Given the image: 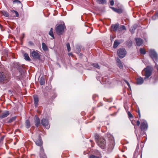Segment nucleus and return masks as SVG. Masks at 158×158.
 I'll list each match as a JSON object with an SVG mask.
<instances>
[{
  "label": "nucleus",
  "mask_w": 158,
  "mask_h": 158,
  "mask_svg": "<svg viewBox=\"0 0 158 158\" xmlns=\"http://www.w3.org/2000/svg\"><path fill=\"white\" fill-rule=\"evenodd\" d=\"M95 138L97 139L96 141L98 145L102 149L105 148L106 145L105 139L102 137H99L98 136H96Z\"/></svg>",
  "instance_id": "f257e3e1"
},
{
  "label": "nucleus",
  "mask_w": 158,
  "mask_h": 158,
  "mask_svg": "<svg viewBox=\"0 0 158 158\" xmlns=\"http://www.w3.org/2000/svg\"><path fill=\"white\" fill-rule=\"evenodd\" d=\"M153 70V68L150 66H147L146 68L144 69L142 71V73L145 77V79L148 78L151 75Z\"/></svg>",
  "instance_id": "f03ea898"
},
{
  "label": "nucleus",
  "mask_w": 158,
  "mask_h": 158,
  "mask_svg": "<svg viewBox=\"0 0 158 158\" xmlns=\"http://www.w3.org/2000/svg\"><path fill=\"white\" fill-rule=\"evenodd\" d=\"M65 25L64 24H60L56 26L55 30L57 34L58 35H62L65 29Z\"/></svg>",
  "instance_id": "7ed1b4c3"
},
{
  "label": "nucleus",
  "mask_w": 158,
  "mask_h": 158,
  "mask_svg": "<svg viewBox=\"0 0 158 158\" xmlns=\"http://www.w3.org/2000/svg\"><path fill=\"white\" fill-rule=\"evenodd\" d=\"M149 56L154 62L157 61L158 57L156 53L153 50H150L149 51Z\"/></svg>",
  "instance_id": "20e7f679"
},
{
  "label": "nucleus",
  "mask_w": 158,
  "mask_h": 158,
  "mask_svg": "<svg viewBox=\"0 0 158 158\" xmlns=\"http://www.w3.org/2000/svg\"><path fill=\"white\" fill-rule=\"evenodd\" d=\"M34 139L36 144L38 146H41L43 144V142L41 137L40 135L37 137H34Z\"/></svg>",
  "instance_id": "39448f33"
},
{
  "label": "nucleus",
  "mask_w": 158,
  "mask_h": 158,
  "mask_svg": "<svg viewBox=\"0 0 158 158\" xmlns=\"http://www.w3.org/2000/svg\"><path fill=\"white\" fill-rule=\"evenodd\" d=\"M117 54L119 57L122 58L125 56L126 54V51L124 48L119 49L118 51Z\"/></svg>",
  "instance_id": "423d86ee"
},
{
  "label": "nucleus",
  "mask_w": 158,
  "mask_h": 158,
  "mask_svg": "<svg viewBox=\"0 0 158 158\" xmlns=\"http://www.w3.org/2000/svg\"><path fill=\"white\" fill-rule=\"evenodd\" d=\"M140 128L142 131H145L147 130L148 128V125L146 121L143 120H141Z\"/></svg>",
  "instance_id": "0eeeda50"
},
{
  "label": "nucleus",
  "mask_w": 158,
  "mask_h": 158,
  "mask_svg": "<svg viewBox=\"0 0 158 158\" xmlns=\"http://www.w3.org/2000/svg\"><path fill=\"white\" fill-rule=\"evenodd\" d=\"M49 122L48 120L45 118H43L41 120V124L46 128L48 129L49 127L48 126Z\"/></svg>",
  "instance_id": "6e6552de"
},
{
  "label": "nucleus",
  "mask_w": 158,
  "mask_h": 158,
  "mask_svg": "<svg viewBox=\"0 0 158 158\" xmlns=\"http://www.w3.org/2000/svg\"><path fill=\"white\" fill-rule=\"evenodd\" d=\"M31 56L34 59H39L40 58L39 54L37 52L33 51L31 52Z\"/></svg>",
  "instance_id": "1a4fd4ad"
},
{
  "label": "nucleus",
  "mask_w": 158,
  "mask_h": 158,
  "mask_svg": "<svg viewBox=\"0 0 158 158\" xmlns=\"http://www.w3.org/2000/svg\"><path fill=\"white\" fill-rule=\"evenodd\" d=\"M135 40L137 45L139 46H140L143 43V40L139 38H136L135 39Z\"/></svg>",
  "instance_id": "9d476101"
},
{
  "label": "nucleus",
  "mask_w": 158,
  "mask_h": 158,
  "mask_svg": "<svg viewBox=\"0 0 158 158\" xmlns=\"http://www.w3.org/2000/svg\"><path fill=\"white\" fill-rule=\"evenodd\" d=\"M9 114V111H6L0 115V118H4L6 117Z\"/></svg>",
  "instance_id": "9b49d317"
},
{
  "label": "nucleus",
  "mask_w": 158,
  "mask_h": 158,
  "mask_svg": "<svg viewBox=\"0 0 158 158\" xmlns=\"http://www.w3.org/2000/svg\"><path fill=\"white\" fill-rule=\"evenodd\" d=\"M40 155L41 158H46L44 153V150L43 147H41L40 149Z\"/></svg>",
  "instance_id": "f8f14e48"
},
{
  "label": "nucleus",
  "mask_w": 158,
  "mask_h": 158,
  "mask_svg": "<svg viewBox=\"0 0 158 158\" xmlns=\"http://www.w3.org/2000/svg\"><path fill=\"white\" fill-rule=\"evenodd\" d=\"M143 79L141 77H139L136 79V82L138 84H141L143 82Z\"/></svg>",
  "instance_id": "ddd939ff"
},
{
  "label": "nucleus",
  "mask_w": 158,
  "mask_h": 158,
  "mask_svg": "<svg viewBox=\"0 0 158 158\" xmlns=\"http://www.w3.org/2000/svg\"><path fill=\"white\" fill-rule=\"evenodd\" d=\"M34 104L35 107L37 106L39 102L38 98L36 95H34Z\"/></svg>",
  "instance_id": "4468645a"
},
{
  "label": "nucleus",
  "mask_w": 158,
  "mask_h": 158,
  "mask_svg": "<svg viewBox=\"0 0 158 158\" xmlns=\"http://www.w3.org/2000/svg\"><path fill=\"white\" fill-rule=\"evenodd\" d=\"M35 125L37 127L40 126V119L37 117H36V119L35 121Z\"/></svg>",
  "instance_id": "2eb2a0df"
},
{
  "label": "nucleus",
  "mask_w": 158,
  "mask_h": 158,
  "mask_svg": "<svg viewBox=\"0 0 158 158\" xmlns=\"http://www.w3.org/2000/svg\"><path fill=\"white\" fill-rule=\"evenodd\" d=\"M116 61L117 63V65L119 67V68L120 69L123 68V65L121 61L118 58L116 59Z\"/></svg>",
  "instance_id": "dca6fc26"
},
{
  "label": "nucleus",
  "mask_w": 158,
  "mask_h": 158,
  "mask_svg": "<svg viewBox=\"0 0 158 158\" xmlns=\"http://www.w3.org/2000/svg\"><path fill=\"white\" fill-rule=\"evenodd\" d=\"M5 77L3 73H0V82L3 81L5 80Z\"/></svg>",
  "instance_id": "f3484780"
},
{
  "label": "nucleus",
  "mask_w": 158,
  "mask_h": 158,
  "mask_svg": "<svg viewBox=\"0 0 158 158\" xmlns=\"http://www.w3.org/2000/svg\"><path fill=\"white\" fill-rule=\"evenodd\" d=\"M11 11L14 17H18L19 16V13L17 11L14 10H11Z\"/></svg>",
  "instance_id": "a211bd4d"
},
{
  "label": "nucleus",
  "mask_w": 158,
  "mask_h": 158,
  "mask_svg": "<svg viewBox=\"0 0 158 158\" xmlns=\"http://www.w3.org/2000/svg\"><path fill=\"white\" fill-rule=\"evenodd\" d=\"M39 82L41 85H43L45 83V80L44 77H41L39 81Z\"/></svg>",
  "instance_id": "6ab92c4d"
},
{
  "label": "nucleus",
  "mask_w": 158,
  "mask_h": 158,
  "mask_svg": "<svg viewBox=\"0 0 158 158\" xmlns=\"http://www.w3.org/2000/svg\"><path fill=\"white\" fill-rule=\"evenodd\" d=\"M42 48L43 50L45 51H47L48 50V48L47 46L44 43H43L42 44Z\"/></svg>",
  "instance_id": "aec40b11"
},
{
  "label": "nucleus",
  "mask_w": 158,
  "mask_h": 158,
  "mask_svg": "<svg viewBox=\"0 0 158 158\" xmlns=\"http://www.w3.org/2000/svg\"><path fill=\"white\" fill-rule=\"evenodd\" d=\"M111 8L113 10L117 13H120L122 12V10L121 9L115 8L114 7H112Z\"/></svg>",
  "instance_id": "412c9836"
},
{
  "label": "nucleus",
  "mask_w": 158,
  "mask_h": 158,
  "mask_svg": "<svg viewBox=\"0 0 158 158\" xmlns=\"http://www.w3.org/2000/svg\"><path fill=\"white\" fill-rule=\"evenodd\" d=\"M120 43L117 41L115 40L114 43V45H113V48H116L120 44Z\"/></svg>",
  "instance_id": "4be33fe9"
},
{
  "label": "nucleus",
  "mask_w": 158,
  "mask_h": 158,
  "mask_svg": "<svg viewBox=\"0 0 158 158\" xmlns=\"http://www.w3.org/2000/svg\"><path fill=\"white\" fill-rule=\"evenodd\" d=\"M111 27L113 31H116L118 27V25L117 24L113 25H112Z\"/></svg>",
  "instance_id": "5701e85b"
},
{
  "label": "nucleus",
  "mask_w": 158,
  "mask_h": 158,
  "mask_svg": "<svg viewBox=\"0 0 158 158\" xmlns=\"http://www.w3.org/2000/svg\"><path fill=\"white\" fill-rule=\"evenodd\" d=\"M53 29L52 28H51L50 29V31L49 32V35L52 37L53 39H54L55 37L53 33Z\"/></svg>",
  "instance_id": "b1692460"
},
{
  "label": "nucleus",
  "mask_w": 158,
  "mask_h": 158,
  "mask_svg": "<svg viewBox=\"0 0 158 158\" xmlns=\"http://www.w3.org/2000/svg\"><path fill=\"white\" fill-rule=\"evenodd\" d=\"M24 57L25 60L27 61H29L31 60L28 54L27 53H26L24 54Z\"/></svg>",
  "instance_id": "393cba45"
},
{
  "label": "nucleus",
  "mask_w": 158,
  "mask_h": 158,
  "mask_svg": "<svg viewBox=\"0 0 158 158\" xmlns=\"http://www.w3.org/2000/svg\"><path fill=\"white\" fill-rule=\"evenodd\" d=\"M26 126L27 128H28L30 127V123L29 121L27 120L26 122Z\"/></svg>",
  "instance_id": "a878e982"
},
{
  "label": "nucleus",
  "mask_w": 158,
  "mask_h": 158,
  "mask_svg": "<svg viewBox=\"0 0 158 158\" xmlns=\"http://www.w3.org/2000/svg\"><path fill=\"white\" fill-rule=\"evenodd\" d=\"M140 53L143 55H144L146 53L145 50L143 48H140L139 50Z\"/></svg>",
  "instance_id": "bb28decb"
},
{
  "label": "nucleus",
  "mask_w": 158,
  "mask_h": 158,
  "mask_svg": "<svg viewBox=\"0 0 158 158\" xmlns=\"http://www.w3.org/2000/svg\"><path fill=\"white\" fill-rule=\"evenodd\" d=\"M127 45L129 47H130L131 46L132 44V42L131 40H129L127 41Z\"/></svg>",
  "instance_id": "cd10ccee"
},
{
  "label": "nucleus",
  "mask_w": 158,
  "mask_h": 158,
  "mask_svg": "<svg viewBox=\"0 0 158 158\" xmlns=\"http://www.w3.org/2000/svg\"><path fill=\"white\" fill-rule=\"evenodd\" d=\"M92 66H93L95 68L98 69H100V67L97 63H94L92 64Z\"/></svg>",
  "instance_id": "c85d7f7f"
},
{
  "label": "nucleus",
  "mask_w": 158,
  "mask_h": 158,
  "mask_svg": "<svg viewBox=\"0 0 158 158\" xmlns=\"http://www.w3.org/2000/svg\"><path fill=\"white\" fill-rule=\"evenodd\" d=\"M89 158H102V157L101 156H97L93 155H91L89 156Z\"/></svg>",
  "instance_id": "c756f323"
},
{
  "label": "nucleus",
  "mask_w": 158,
  "mask_h": 158,
  "mask_svg": "<svg viewBox=\"0 0 158 158\" xmlns=\"http://www.w3.org/2000/svg\"><path fill=\"white\" fill-rule=\"evenodd\" d=\"M2 14L4 16H5L6 17H8L9 16V13L6 11H4L3 12Z\"/></svg>",
  "instance_id": "7c9ffc66"
},
{
  "label": "nucleus",
  "mask_w": 158,
  "mask_h": 158,
  "mask_svg": "<svg viewBox=\"0 0 158 158\" xmlns=\"http://www.w3.org/2000/svg\"><path fill=\"white\" fill-rule=\"evenodd\" d=\"M16 117H14L10 119L9 121V123H11L15 120L16 119Z\"/></svg>",
  "instance_id": "2f4dec72"
},
{
  "label": "nucleus",
  "mask_w": 158,
  "mask_h": 158,
  "mask_svg": "<svg viewBox=\"0 0 158 158\" xmlns=\"http://www.w3.org/2000/svg\"><path fill=\"white\" fill-rule=\"evenodd\" d=\"M66 46L68 52H69L71 50V48L70 46V44L69 43H67L66 44Z\"/></svg>",
  "instance_id": "473e14b6"
},
{
  "label": "nucleus",
  "mask_w": 158,
  "mask_h": 158,
  "mask_svg": "<svg viewBox=\"0 0 158 158\" xmlns=\"http://www.w3.org/2000/svg\"><path fill=\"white\" fill-rule=\"evenodd\" d=\"M100 4H103L105 3V0H98Z\"/></svg>",
  "instance_id": "72a5a7b5"
},
{
  "label": "nucleus",
  "mask_w": 158,
  "mask_h": 158,
  "mask_svg": "<svg viewBox=\"0 0 158 158\" xmlns=\"http://www.w3.org/2000/svg\"><path fill=\"white\" fill-rule=\"evenodd\" d=\"M128 115L129 118H133L132 114L130 112H128Z\"/></svg>",
  "instance_id": "f704fd0d"
},
{
  "label": "nucleus",
  "mask_w": 158,
  "mask_h": 158,
  "mask_svg": "<svg viewBox=\"0 0 158 158\" xmlns=\"http://www.w3.org/2000/svg\"><path fill=\"white\" fill-rule=\"evenodd\" d=\"M136 121L135 120H132L131 121V123H132V124L134 126H135L136 125Z\"/></svg>",
  "instance_id": "c9c22d12"
},
{
  "label": "nucleus",
  "mask_w": 158,
  "mask_h": 158,
  "mask_svg": "<svg viewBox=\"0 0 158 158\" xmlns=\"http://www.w3.org/2000/svg\"><path fill=\"white\" fill-rule=\"evenodd\" d=\"M140 124V122L139 121L137 120L136 121V125H137L138 126H139Z\"/></svg>",
  "instance_id": "e433bc0d"
},
{
  "label": "nucleus",
  "mask_w": 158,
  "mask_h": 158,
  "mask_svg": "<svg viewBox=\"0 0 158 158\" xmlns=\"http://www.w3.org/2000/svg\"><path fill=\"white\" fill-rule=\"evenodd\" d=\"M124 81H125V82L126 83V84H127V85L130 88V84H129V83H128V82L127 81H126V80H124Z\"/></svg>",
  "instance_id": "4c0bfd02"
},
{
  "label": "nucleus",
  "mask_w": 158,
  "mask_h": 158,
  "mask_svg": "<svg viewBox=\"0 0 158 158\" xmlns=\"http://www.w3.org/2000/svg\"><path fill=\"white\" fill-rule=\"evenodd\" d=\"M110 3L111 5L113 6L114 4V2L113 0H111L110 2Z\"/></svg>",
  "instance_id": "58836bf2"
},
{
  "label": "nucleus",
  "mask_w": 158,
  "mask_h": 158,
  "mask_svg": "<svg viewBox=\"0 0 158 158\" xmlns=\"http://www.w3.org/2000/svg\"><path fill=\"white\" fill-rule=\"evenodd\" d=\"M121 29L123 30H125L126 28L124 26L122 25L121 26Z\"/></svg>",
  "instance_id": "ea45409f"
},
{
  "label": "nucleus",
  "mask_w": 158,
  "mask_h": 158,
  "mask_svg": "<svg viewBox=\"0 0 158 158\" xmlns=\"http://www.w3.org/2000/svg\"><path fill=\"white\" fill-rule=\"evenodd\" d=\"M138 113L139 116V118H140V117H141V115H140V114L139 110H138Z\"/></svg>",
  "instance_id": "a19ab883"
},
{
  "label": "nucleus",
  "mask_w": 158,
  "mask_h": 158,
  "mask_svg": "<svg viewBox=\"0 0 158 158\" xmlns=\"http://www.w3.org/2000/svg\"><path fill=\"white\" fill-rule=\"evenodd\" d=\"M18 2L20 3V2L18 0H15V1H14V2Z\"/></svg>",
  "instance_id": "79ce46f5"
},
{
  "label": "nucleus",
  "mask_w": 158,
  "mask_h": 158,
  "mask_svg": "<svg viewBox=\"0 0 158 158\" xmlns=\"http://www.w3.org/2000/svg\"><path fill=\"white\" fill-rule=\"evenodd\" d=\"M69 56H72V53H70L69 54Z\"/></svg>",
  "instance_id": "37998d69"
},
{
  "label": "nucleus",
  "mask_w": 158,
  "mask_h": 158,
  "mask_svg": "<svg viewBox=\"0 0 158 158\" xmlns=\"http://www.w3.org/2000/svg\"><path fill=\"white\" fill-rule=\"evenodd\" d=\"M114 145L113 144V143L112 144V146L113 147L114 146Z\"/></svg>",
  "instance_id": "c03bdc74"
}]
</instances>
